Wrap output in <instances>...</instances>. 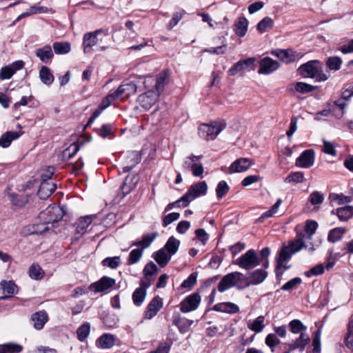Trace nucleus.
<instances>
[{
  "label": "nucleus",
  "instance_id": "1",
  "mask_svg": "<svg viewBox=\"0 0 353 353\" xmlns=\"http://www.w3.org/2000/svg\"><path fill=\"white\" fill-rule=\"evenodd\" d=\"M101 35L104 37L108 36L109 30L108 28H99L94 31L88 32L84 34L83 37L82 46L85 54L91 52L94 46H96L102 42V39L99 38Z\"/></svg>",
  "mask_w": 353,
  "mask_h": 353
},
{
  "label": "nucleus",
  "instance_id": "2",
  "mask_svg": "<svg viewBox=\"0 0 353 353\" xmlns=\"http://www.w3.org/2000/svg\"><path fill=\"white\" fill-rule=\"evenodd\" d=\"M226 127V123L222 121H212L210 124L203 123L199 128V136L206 140H213Z\"/></svg>",
  "mask_w": 353,
  "mask_h": 353
},
{
  "label": "nucleus",
  "instance_id": "3",
  "mask_svg": "<svg viewBox=\"0 0 353 353\" xmlns=\"http://www.w3.org/2000/svg\"><path fill=\"white\" fill-rule=\"evenodd\" d=\"M234 264L246 270L254 269L260 265V260L254 250H249L234 261Z\"/></svg>",
  "mask_w": 353,
  "mask_h": 353
},
{
  "label": "nucleus",
  "instance_id": "4",
  "mask_svg": "<svg viewBox=\"0 0 353 353\" xmlns=\"http://www.w3.org/2000/svg\"><path fill=\"white\" fill-rule=\"evenodd\" d=\"M203 158V155L196 156L193 154L187 157L183 163L182 167L184 171H192L194 176H201L204 168L199 161Z\"/></svg>",
  "mask_w": 353,
  "mask_h": 353
},
{
  "label": "nucleus",
  "instance_id": "5",
  "mask_svg": "<svg viewBox=\"0 0 353 353\" xmlns=\"http://www.w3.org/2000/svg\"><path fill=\"white\" fill-rule=\"evenodd\" d=\"M244 280V276L239 272H234L225 275L218 284L217 290L223 292Z\"/></svg>",
  "mask_w": 353,
  "mask_h": 353
},
{
  "label": "nucleus",
  "instance_id": "6",
  "mask_svg": "<svg viewBox=\"0 0 353 353\" xmlns=\"http://www.w3.org/2000/svg\"><path fill=\"white\" fill-rule=\"evenodd\" d=\"M208 185L205 181H200L192 185L188 192L183 195V199L188 204L196 198L205 195L207 192Z\"/></svg>",
  "mask_w": 353,
  "mask_h": 353
},
{
  "label": "nucleus",
  "instance_id": "7",
  "mask_svg": "<svg viewBox=\"0 0 353 353\" xmlns=\"http://www.w3.org/2000/svg\"><path fill=\"white\" fill-rule=\"evenodd\" d=\"M63 216L62 210L58 206L48 207L46 210L41 212L39 218L46 223H52L61 219Z\"/></svg>",
  "mask_w": 353,
  "mask_h": 353
},
{
  "label": "nucleus",
  "instance_id": "8",
  "mask_svg": "<svg viewBox=\"0 0 353 353\" xmlns=\"http://www.w3.org/2000/svg\"><path fill=\"white\" fill-rule=\"evenodd\" d=\"M272 54L288 63L297 61L303 57L301 52H298L292 49L274 50L272 52Z\"/></svg>",
  "mask_w": 353,
  "mask_h": 353
},
{
  "label": "nucleus",
  "instance_id": "9",
  "mask_svg": "<svg viewBox=\"0 0 353 353\" xmlns=\"http://www.w3.org/2000/svg\"><path fill=\"white\" fill-rule=\"evenodd\" d=\"M201 302L199 293H193L187 296L181 303L180 310L183 313H188L196 310Z\"/></svg>",
  "mask_w": 353,
  "mask_h": 353
},
{
  "label": "nucleus",
  "instance_id": "10",
  "mask_svg": "<svg viewBox=\"0 0 353 353\" xmlns=\"http://www.w3.org/2000/svg\"><path fill=\"white\" fill-rule=\"evenodd\" d=\"M159 100L158 94H156L153 90L139 96L137 99L138 103L145 110L150 109Z\"/></svg>",
  "mask_w": 353,
  "mask_h": 353
},
{
  "label": "nucleus",
  "instance_id": "11",
  "mask_svg": "<svg viewBox=\"0 0 353 353\" xmlns=\"http://www.w3.org/2000/svg\"><path fill=\"white\" fill-rule=\"evenodd\" d=\"M315 160V152L313 150L309 149L303 151L296 159L295 165L302 168H309L314 165Z\"/></svg>",
  "mask_w": 353,
  "mask_h": 353
},
{
  "label": "nucleus",
  "instance_id": "12",
  "mask_svg": "<svg viewBox=\"0 0 353 353\" xmlns=\"http://www.w3.org/2000/svg\"><path fill=\"white\" fill-rule=\"evenodd\" d=\"M23 67L24 62L19 60L1 68L0 70V79H10L17 71L21 70Z\"/></svg>",
  "mask_w": 353,
  "mask_h": 353
},
{
  "label": "nucleus",
  "instance_id": "13",
  "mask_svg": "<svg viewBox=\"0 0 353 353\" xmlns=\"http://www.w3.org/2000/svg\"><path fill=\"white\" fill-rule=\"evenodd\" d=\"M279 67L280 64L277 61L267 57L260 61L258 72L259 74H269L276 71Z\"/></svg>",
  "mask_w": 353,
  "mask_h": 353
},
{
  "label": "nucleus",
  "instance_id": "14",
  "mask_svg": "<svg viewBox=\"0 0 353 353\" xmlns=\"http://www.w3.org/2000/svg\"><path fill=\"white\" fill-rule=\"evenodd\" d=\"M137 90V85L132 81L121 84L117 90L116 97L122 100L128 98L130 96L134 94Z\"/></svg>",
  "mask_w": 353,
  "mask_h": 353
},
{
  "label": "nucleus",
  "instance_id": "15",
  "mask_svg": "<svg viewBox=\"0 0 353 353\" xmlns=\"http://www.w3.org/2000/svg\"><path fill=\"white\" fill-rule=\"evenodd\" d=\"M114 284V279L108 276H103L99 281L92 283L89 288L94 293H98L110 289Z\"/></svg>",
  "mask_w": 353,
  "mask_h": 353
},
{
  "label": "nucleus",
  "instance_id": "16",
  "mask_svg": "<svg viewBox=\"0 0 353 353\" xmlns=\"http://www.w3.org/2000/svg\"><path fill=\"white\" fill-rule=\"evenodd\" d=\"M317 63L316 61H310L301 65L299 68V74L305 78H315L319 68Z\"/></svg>",
  "mask_w": 353,
  "mask_h": 353
},
{
  "label": "nucleus",
  "instance_id": "17",
  "mask_svg": "<svg viewBox=\"0 0 353 353\" xmlns=\"http://www.w3.org/2000/svg\"><path fill=\"white\" fill-rule=\"evenodd\" d=\"M93 218L92 216L81 217L76 222L75 239H79L87 231V228L92 223Z\"/></svg>",
  "mask_w": 353,
  "mask_h": 353
},
{
  "label": "nucleus",
  "instance_id": "18",
  "mask_svg": "<svg viewBox=\"0 0 353 353\" xmlns=\"http://www.w3.org/2000/svg\"><path fill=\"white\" fill-rule=\"evenodd\" d=\"M310 342V338L305 332H301L299 336L292 343H288L290 351L299 350V352H303L305 347Z\"/></svg>",
  "mask_w": 353,
  "mask_h": 353
},
{
  "label": "nucleus",
  "instance_id": "19",
  "mask_svg": "<svg viewBox=\"0 0 353 353\" xmlns=\"http://www.w3.org/2000/svg\"><path fill=\"white\" fill-rule=\"evenodd\" d=\"M141 155L137 151L128 152L123 167V172H128L132 170L141 162Z\"/></svg>",
  "mask_w": 353,
  "mask_h": 353
},
{
  "label": "nucleus",
  "instance_id": "20",
  "mask_svg": "<svg viewBox=\"0 0 353 353\" xmlns=\"http://www.w3.org/2000/svg\"><path fill=\"white\" fill-rule=\"evenodd\" d=\"M56 185L52 181L43 179L38 190V196L41 199H46L49 197L55 190Z\"/></svg>",
  "mask_w": 353,
  "mask_h": 353
},
{
  "label": "nucleus",
  "instance_id": "21",
  "mask_svg": "<svg viewBox=\"0 0 353 353\" xmlns=\"http://www.w3.org/2000/svg\"><path fill=\"white\" fill-rule=\"evenodd\" d=\"M31 321L33 323V327L36 330H40L48 322V315L45 310H41L32 314Z\"/></svg>",
  "mask_w": 353,
  "mask_h": 353
},
{
  "label": "nucleus",
  "instance_id": "22",
  "mask_svg": "<svg viewBox=\"0 0 353 353\" xmlns=\"http://www.w3.org/2000/svg\"><path fill=\"white\" fill-rule=\"evenodd\" d=\"M305 238V235L303 232H299L296 233V238L290 242L289 245H288L292 253L295 254L301 250L303 248L307 247L304 241Z\"/></svg>",
  "mask_w": 353,
  "mask_h": 353
},
{
  "label": "nucleus",
  "instance_id": "23",
  "mask_svg": "<svg viewBox=\"0 0 353 353\" xmlns=\"http://www.w3.org/2000/svg\"><path fill=\"white\" fill-rule=\"evenodd\" d=\"M35 54L41 62L45 63H50L54 56L52 47L49 45L37 49Z\"/></svg>",
  "mask_w": 353,
  "mask_h": 353
},
{
  "label": "nucleus",
  "instance_id": "24",
  "mask_svg": "<svg viewBox=\"0 0 353 353\" xmlns=\"http://www.w3.org/2000/svg\"><path fill=\"white\" fill-rule=\"evenodd\" d=\"M213 310L228 314H236L239 312L237 305L232 302L219 303L213 306Z\"/></svg>",
  "mask_w": 353,
  "mask_h": 353
},
{
  "label": "nucleus",
  "instance_id": "25",
  "mask_svg": "<svg viewBox=\"0 0 353 353\" xmlns=\"http://www.w3.org/2000/svg\"><path fill=\"white\" fill-rule=\"evenodd\" d=\"M161 307L162 302L161 299L158 296L153 298L147 307V310L145 311L146 318L149 319L153 318Z\"/></svg>",
  "mask_w": 353,
  "mask_h": 353
},
{
  "label": "nucleus",
  "instance_id": "26",
  "mask_svg": "<svg viewBox=\"0 0 353 353\" xmlns=\"http://www.w3.org/2000/svg\"><path fill=\"white\" fill-rule=\"evenodd\" d=\"M252 165L251 161L248 158H241L234 161L230 165L231 172H242L247 170Z\"/></svg>",
  "mask_w": 353,
  "mask_h": 353
},
{
  "label": "nucleus",
  "instance_id": "27",
  "mask_svg": "<svg viewBox=\"0 0 353 353\" xmlns=\"http://www.w3.org/2000/svg\"><path fill=\"white\" fill-rule=\"evenodd\" d=\"M0 288L5 294L1 299H6L12 296L18 292V287L12 281H2L0 283Z\"/></svg>",
  "mask_w": 353,
  "mask_h": 353
},
{
  "label": "nucleus",
  "instance_id": "28",
  "mask_svg": "<svg viewBox=\"0 0 353 353\" xmlns=\"http://www.w3.org/2000/svg\"><path fill=\"white\" fill-rule=\"evenodd\" d=\"M248 21L244 17H239L234 24V31L235 34L239 37H243L246 34L248 31Z\"/></svg>",
  "mask_w": 353,
  "mask_h": 353
},
{
  "label": "nucleus",
  "instance_id": "29",
  "mask_svg": "<svg viewBox=\"0 0 353 353\" xmlns=\"http://www.w3.org/2000/svg\"><path fill=\"white\" fill-rule=\"evenodd\" d=\"M21 134L15 131H8L0 137V145L3 148H8L14 140L17 139Z\"/></svg>",
  "mask_w": 353,
  "mask_h": 353
},
{
  "label": "nucleus",
  "instance_id": "30",
  "mask_svg": "<svg viewBox=\"0 0 353 353\" xmlns=\"http://www.w3.org/2000/svg\"><path fill=\"white\" fill-rule=\"evenodd\" d=\"M157 235H158L157 232H154L151 234H145L143 236L141 240L132 242L130 246L131 247H133V246L141 247V248H139V249L142 250V251L143 252V250L145 249L150 247V245H151L152 241L155 239V238L157 236Z\"/></svg>",
  "mask_w": 353,
  "mask_h": 353
},
{
  "label": "nucleus",
  "instance_id": "31",
  "mask_svg": "<svg viewBox=\"0 0 353 353\" xmlns=\"http://www.w3.org/2000/svg\"><path fill=\"white\" fill-rule=\"evenodd\" d=\"M153 258L160 267H165L171 259V256L161 248L153 254Z\"/></svg>",
  "mask_w": 353,
  "mask_h": 353
},
{
  "label": "nucleus",
  "instance_id": "32",
  "mask_svg": "<svg viewBox=\"0 0 353 353\" xmlns=\"http://www.w3.org/2000/svg\"><path fill=\"white\" fill-rule=\"evenodd\" d=\"M294 253L292 252L288 246H284L279 252V256L277 260V265L276 268V274H279L280 268L283 266V263L289 261Z\"/></svg>",
  "mask_w": 353,
  "mask_h": 353
},
{
  "label": "nucleus",
  "instance_id": "33",
  "mask_svg": "<svg viewBox=\"0 0 353 353\" xmlns=\"http://www.w3.org/2000/svg\"><path fill=\"white\" fill-rule=\"evenodd\" d=\"M332 214H336L339 220L341 221H346L353 216V206L346 205L343 208H339L334 211H332Z\"/></svg>",
  "mask_w": 353,
  "mask_h": 353
},
{
  "label": "nucleus",
  "instance_id": "34",
  "mask_svg": "<svg viewBox=\"0 0 353 353\" xmlns=\"http://www.w3.org/2000/svg\"><path fill=\"white\" fill-rule=\"evenodd\" d=\"M268 276V272L265 270L257 269L253 271L250 276V284L258 285L265 281Z\"/></svg>",
  "mask_w": 353,
  "mask_h": 353
},
{
  "label": "nucleus",
  "instance_id": "35",
  "mask_svg": "<svg viewBox=\"0 0 353 353\" xmlns=\"http://www.w3.org/2000/svg\"><path fill=\"white\" fill-rule=\"evenodd\" d=\"M179 245L180 241L174 236H170L163 248L172 256L177 252Z\"/></svg>",
  "mask_w": 353,
  "mask_h": 353
},
{
  "label": "nucleus",
  "instance_id": "36",
  "mask_svg": "<svg viewBox=\"0 0 353 353\" xmlns=\"http://www.w3.org/2000/svg\"><path fill=\"white\" fill-rule=\"evenodd\" d=\"M99 346L103 349H110L114 345L115 337L110 334H103L98 339Z\"/></svg>",
  "mask_w": 353,
  "mask_h": 353
},
{
  "label": "nucleus",
  "instance_id": "37",
  "mask_svg": "<svg viewBox=\"0 0 353 353\" xmlns=\"http://www.w3.org/2000/svg\"><path fill=\"white\" fill-rule=\"evenodd\" d=\"M168 74L165 72H161L159 74L156 79L155 90H154L156 94H158V97L163 93L165 85L168 83Z\"/></svg>",
  "mask_w": 353,
  "mask_h": 353
},
{
  "label": "nucleus",
  "instance_id": "38",
  "mask_svg": "<svg viewBox=\"0 0 353 353\" xmlns=\"http://www.w3.org/2000/svg\"><path fill=\"white\" fill-rule=\"evenodd\" d=\"M41 81L46 85H51L54 81V76L47 66H42L39 71Z\"/></svg>",
  "mask_w": 353,
  "mask_h": 353
},
{
  "label": "nucleus",
  "instance_id": "39",
  "mask_svg": "<svg viewBox=\"0 0 353 353\" xmlns=\"http://www.w3.org/2000/svg\"><path fill=\"white\" fill-rule=\"evenodd\" d=\"M345 232V228L341 227L332 229L328 233L327 241L331 243H335L342 239Z\"/></svg>",
  "mask_w": 353,
  "mask_h": 353
},
{
  "label": "nucleus",
  "instance_id": "40",
  "mask_svg": "<svg viewBox=\"0 0 353 353\" xmlns=\"http://www.w3.org/2000/svg\"><path fill=\"white\" fill-rule=\"evenodd\" d=\"M264 321V316H259L257 318H256L252 322L249 323L248 324V327L250 330L256 333L261 332L265 327Z\"/></svg>",
  "mask_w": 353,
  "mask_h": 353
},
{
  "label": "nucleus",
  "instance_id": "41",
  "mask_svg": "<svg viewBox=\"0 0 353 353\" xmlns=\"http://www.w3.org/2000/svg\"><path fill=\"white\" fill-rule=\"evenodd\" d=\"M52 47L57 54H65L71 50L70 43L66 41L54 42Z\"/></svg>",
  "mask_w": 353,
  "mask_h": 353
},
{
  "label": "nucleus",
  "instance_id": "42",
  "mask_svg": "<svg viewBox=\"0 0 353 353\" xmlns=\"http://www.w3.org/2000/svg\"><path fill=\"white\" fill-rule=\"evenodd\" d=\"M22 350V346L12 343H5L0 345V353H19Z\"/></svg>",
  "mask_w": 353,
  "mask_h": 353
},
{
  "label": "nucleus",
  "instance_id": "43",
  "mask_svg": "<svg viewBox=\"0 0 353 353\" xmlns=\"http://www.w3.org/2000/svg\"><path fill=\"white\" fill-rule=\"evenodd\" d=\"M288 326L290 332L293 334H301V332H305L307 330V327L299 319L291 321Z\"/></svg>",
  "mask_w": 353,
  "mask_h": 353
},
{
  "label": "nucleus",
  "instance_id": "44",
  "mask_svg": "<svg viewBox=\"0 0 353 353\" xmlns=\"http://www.w3.org/2000/svg\"><path fill=\"white\" fill-rule=\"evenodd\" d=\"M146 296V291L137 288L132 294V301L135 305L140 306L143 303Z\"/></svg>",
  "mask_w": 353,
  "mask_h": 353
},
{
  "label": "nucleus",
  "instance_id": "45",
  "mask_svg": "<svg viewBox=\"0 0 353 353\" xmlns=\"http://www.w3.org/2000/svg\"><path fill=\"white\" fill-rule=\"evenodd\" d=\"M304 180V174L302 172H294L290 173L284 181L288 183H300Z\"/></svg>",
  "mask_w": 353,
  "mask_h": 353
},
{
  "label": "nucleus",
  "instance_id": "46",
  "mask_svg": "<svg viewBox=\"0 0 353 353\" xmlns=\"http://www.w3.org/2000/svg\"><path fill=\"white\" fill-rule=\"evenodd\" d=\"M318 223L315 221L308 220L305 223V232L307 234L305 239L311 240L313 234L316 232Z\"/></svg>",
  "mask_w": 353,
  "mask_h": 353
},
{
  "label": "nucleus",
  "instance_id": "47",
  "mask_svg": "<svg viewBox=\"0 0 353 353\" xmlns=\"http://www.w3.org/2000/svg\"><path fill=\"white\" fill-rule=\"evenodd\" d=\"M342 64V59L339 57H330L326 61V65L330 70H339Z\"/></svg>",
  "mask_w": 353,
  "mask_h": 353
},
{
  "label": "nucleus",
  "instance_id": "48",
  "mask_svg": "<svg viewBox=\"0 0 353 353\" xmlns=\"http://www.w3.org/2000/svg\"><path fill=\"white\" fill-rule=\"evenodd\" d=\"M273 20L270 17H266L259 21L257 25V30L261 33H263L268 30L271 29L273 27Z\"/></svg>",
  "mask_w": 353,
  "mask_h": 353
},
{
  "label": "nucleus",
  "instance_id": "49",
  "mask_svg": "<svg viewBox=\"0 0 353 353\" xmlns=\"http://www.w3.org/2000/svg\"><path fill=\"white\" fill-rule=\"evenodd\" d=\"M80 147L79 144L74 143L63 152V157L65 160H70L74 157V155L79 150Z\"/></svg>",
  "mask_w": 353,
  "mask_h": 353
},
{
  "label": "nucleus",
  "instance_id": "50",
  "mask_svg": "<svg viewBox=\"0 0 353 353\" xmlns=\"http://www.w3.org/2000/svg\"><path fill=\"white\" fill-rule=\"evenodd\" d=\"M132 178H130L129 176H128L125 177L123 185L121 186V191L123 194V197L128 194L134 188L136 182H132Z\"/></svg>",
  "mask_w": 353,
  "mask_h": 353
},
{
  "label": "nucleus",
  "instance_id": "51",
  "mask_svg": "<svg viewBox=\"0 0 353 353\" xmlns=\"http://www.w3.org/2000/svg\"><path fill=\"white\" fill-rule=\"evenodd\" d=\"M44 272L38 264H32L29 269V276L30 278L39 280L43 278Z\"/></svg>",
  "mask_w": 353,
  "mask_h": 353
},
{
  "label": "nucleus",
  "instance_id": "52",
  "mask_svg": "<svg viewBox=\"0 0 353 353\" xmlns=\"http://www.w3.org/2000/svg\"><path fill=\"white\" fill-rule=\"evenodd\" d=\"M143 252L139 248L133 249L128 256V264L133 265L138 263L142 257Z\"/></svg>",
  "mask_w": 353,
  "mask_h": 353
},
{
  "label": "nucleus",
  "instance_id": "53",
  "mask_svg": "<svg viewBox=\"0 0 353 353\" xmlns=\"http://www.w3.org/2000/svg\"><path fill=\"white\" fill-rule=\"evenodd\" d=\"M294 87L296 92L303 94L312 92L316 89V86L303 82H296Z\"/></svg>",
  "mask_w": 353,
  "mask_h": 353
},
{
  "label": "nucleus",
  "instance_id": "54",
  "mask_svg": "<svg viewBox=\"0 0 353 353\" xmlns=\"http://www.w3.org/2000/svg\"><path fill=\"white\" fill-rule=\"evenodd\" d=\"M198 273L192 272L183 282L181 284V288L190 290L196 284Z\"/></svg>",
  "mask_w": 353,
  "mask_h": 353
},
{
  "label": "nucleus",
  "instance_id": "55",
  "mask_svg": "<svg viewBox=\"0 0 353 353\" xmlns=\"http://www.w3.org/2000/svg\"><path fill=\"white\" fill-rule=\"evenodd\" d=\"M90 327L88 323H83L77 329V338L80 341H83L88 337L90 333Z\"/></svg>",
  "mask_w": 353,
  "mask_h": 353
},
{
  "label": "nucleus",
  "instance_id": "56",
  "mask_svg": "<svg viewBox=\"0 0 353 353\" xmlns=\"http://www.w3.org/2000/svg\"><path fill=\"white\" fill-rule=\"evenodd\" d=\"M121 263L119 256L107 257L102 261L103 266L109 267L112 269H116Z\"/></svg>",
  "mask_w": 353,
  "mask_h": 353
},
{
  "label": "nucleus",
  "instance_id": "57",
  "mask_svg": "<svg viewBox=\"0 0 353 353\" xmlns=\"http://www.w3.org/2000/svg\"><path fill=\"white\" fill-rule=\"evenodd\" d=\"M324 194L319 191L312 192L309 196V201L313 205H320L324 201Z\"/></svg>",
  "mask_w": 353,
  "mask_h": 353
},
{
  "label": "nucleus",
  "instance_id": "58",
  "mask_svg": "<svg viewBox=\"0 0 353 353\" xmlns=\"http://www.w3.org/2000/svg\"><path fill=\"white\" fill-rule=\"evenodd\" d=\"M282 203V200L281 199H278L274 205L271 208V209L265 212H264L259 219L260 221H263L264 219L272 216L278 210L279 206Z\"/></svg>",
  "mask_w": 353,
  "mask_h": 353
},
{
  "label": "nucleus",
  "instance_id": "59",
  "mask_svg": "<svg viewBox=\"0 0 353 353\" xmlns=\"http://www.w3.org/2000/svg\"><path fill=\"white\" fill-rule=\"evenodd\" d=\"M229 186L225 181H221L216 188V196L218 199L223 198L229 191Z\"/></svg>",
  "mask_w": 353,
  "mask_h": 353
},
{
  "label": "nucleus",
  "instance_id": "60",
  "mask_svg": "<svg viewBox=\"0 0 353 353\" xmlns=\"http://www.w3.org/2000/svg\"><path fill=\"white\" fill-rule=\"evenodd\" d=\"M158 271L157 265L153 263L152 261H150L148 263L143 270V274L144 276H150L154 275L157 274Z\"/></svg>",
  "mask_w": 353,
  "mask_h": 353
},
{
  "label": "nucleus",
  "instance_id": "61",
  "mask_svg": "<svg viewBox=\"0 0 353 353\" xmlns=\"http://www.w3.org/2000/svg\"><path fill=\"white\" fill-rule=\"evenodd\" d=\"M270 254V250L268 247L264 248L260 252V264L262 263V266L264 269H267L269 267L268 256Z\"/></svg>",
  "mask_w": 353,
  "mask_h": 353
},
{
  "label": "nucleus",
  "instance_id": "62",
  "mask_svg": "<svg viewBox=\"0 0 353 353\" xmlns=\"http://www.w3.org/2000/svg\"><path fill=\"white\" fill-rule=\"evenodd\" d=\"M321 330L318 329L314 333L312 339L313 352L314 353H319L321 352Z\"/></svg>",
  "mask_w": 353,
  "mask_h": 353
},
{
  "label": "nucleus",
  "instance_id": "63",
  "mask_svg": "<svg viewBox=\"0 0 353 353\" xmlns=\"http://www.w3.org/2000/svg\"><path fill=\"white\" fill-rule=\"evenodd\" d=\"M325 268L323 264H318L314 267L312 268L310 270L305 272V275L307 277H311L313 276L321 275L324 272Z\"/></svg>",
  "mask_w": 353,
  "mask_h": 353
},
{
  "label": "nucleus",
  "instance_id": "64",
  "mask_svg": "<svg viewBox=\"0 0 353 353\" xmlns=\"http://www.w3.org/2000/svg\"><path fill=\"white\" fill-rule=\"evenodd\" d=\"M119 99L118 97H116V92L114 91L112 92H110L106 97H105L99 107L103 109V110H105V108H107L108 107H109L111 103H112V101H114V100Z\"/></svg>",
  "mask_w": 353,
  "mask_h": 353
}]
</instances>
